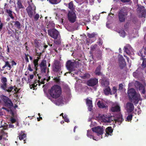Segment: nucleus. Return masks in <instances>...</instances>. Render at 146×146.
I'll list each match as a JSON object with an SVG mask.
<instances>
[{
	"mask_svg": "<svg viewBox=\"0 0 146 146\" xmlns=\"http://www.w3.org/2000/svg\"><path fill=\"white\" fill-rule=\"evenodd\" d=\"M51 97H48L49 99L53 102V98H57L60 96L61 91L60 87L58 85H54L53 86L49 91Z\"/></svg>",
	"mask_w": 146,
	"mask_h": 146,
	"instance_id": "1",
	"label": "nucleus"
},
{
	"mask_svg": "<svg viewBox=\"0 0 146 146\" xmlns=\"http://www.w3.org/2000/svg\"><path fill=\"white\" fill-rule=\"evenodd\" d=\"M49 35L55 40L54 42L55 44H60L61 42V37L58 31L55 29H50L48 30Z\"/></svg>",
	"mask_w": 146,
	"mask_h": 146,
	"instance_id": "2",
	"label": "nucleus"
},
{
	"mask_svg": "<svg viewBox=\"0 0 146 146\" xmlns=\"http://www.w3.org/2000/svg\"><path fill=\"white\" fill-rule=\"evenodd\" d=\"M128 94L129 98L135 104H137L139 101L141 100L140 95L138 93H136L134 89L131 88L128 92Z\"/></svg>",
	"mask_w": 146,
	"mask_h": 146,
	"instance_id": "3",
	"label": "nucleus"
},
{
	"mask_svg": "<svg viewBox=\"0 0 146 146\" xmlns=\"http://www.w3.org/2000/svg\"><path fill=\"white\" fill-rule=\"evenodd\" d=\"M37 76L39 80H36L33 84L30 85V87L31 89H35L38 84L39 86H40L41 84H44L45 83V81H46V82H48L50 79V77L49 76L47 77H46L44 78L43 79H42L41 80H40V77L39 76L38 74H37Z\"/></svg>",
	"mask_w": 146,
	"mask_h": 146,
	"instance_id": "4",
	"label": "nucleus"
},
{
	"mask_svg": "<svg viewBox=\"0 0 146 146\" xmlns=\"http://www.w3.org/2000/svg\"><path fill=\"white\" fill-rule=\"evenodd\" d=\"M103 127V126H98L92 129V131L96 133L97 136L96 138L98 140L102 139V135L104 132V129Z\"/></svg>",
	"mask_w": 146,
	"mask_h": 146,
	"instance_id": "5",
	"label": "nucleus"
},
{
	"mask_svg": "<svg viewBox=\"0 0 146 146\" xmlns=\"http://www.w3.org/2000/svg\"><path fill=\"white\" fill-rule=\"evenodd\" d=\"M53 70L57 73L58 76V75H60L62 73L61 70V66L60 63L58 61H54L53 67Z\"/></svg>",
	"mask_w": 146,
	"mask_h": 146,
	"instance_id": "6",
	"label": "nucleus"
},
{
	"mask_svg": "<svg viewBox=\"0 0 146 146\" xmlns=\"http://www.w3.org/2000/svg\"><path fill=\"white\" fill-rule=\"evenodd\" d=\"M77 62L74 61L73 62L71 60L68 61L66 63V67L67 69L71 72L75 70L76 67Z\"/></svg>",
	"mask_w": 146,
	"mask_h": 146,
	"instance_id": "7",
	"label": "nucleus"
},
{
	"mask_svg": "<svg viewBox=\"0 0 146 146\" xmlns=\"http://www.w3.org/2000/svg\"><path fill=\"white\" fill-rule=\"evenodd\" d=\"M36 7L33 5H30L26 9L28 14L29 17L32 18L35 13Z\"/></svg>",
	"mask_w": 146,
	"mask_h": 146,
	"instance_id": "8",
	"label": "nucleus"
},
{
	"mask_svg": "<svg viewBox=\"0 0 146 146\" xmlns=\"http://www.w3.org/2000/svg\"><path fill=\"white\" fill-rule=\"evenodd\" d=\"M137 13L140 17H145L146 10L143 6H139L137 9Z\"/></svg>",
	"mask_w": 146,
	"mask_h": 146,
	"instance_id": "9",
	"label": "nucleus"
},
{
	"mask_svg": "<svg viewBox=\"0 0 146 146\" xmlns=\"http://www.w3.org/2000/svg\"><path fill=\"white\" fill-rule=\"evenodd\" d=\"M127 15V13L123 9H121L119 13V18L121 22H124L125 20L126 16Z\"/></svg>",
	"mask_w": 146,
	"mask_h": 146,
	"instance_id": "10",
	"label": "nucleus"
},
{
	"mask_svg": "<svg viewBox=\"0 0 146 146\" xmlns=\"http://www.w3.org/2000/svg\"><path fill=\"white\" fill-rule=\"evenodd\" d=\"M68 17L69 21L71 23H73L75 21L76 18V15L73 11H69Z\"/></svg>",
	"mask_w": 146,
	"mask_h": 146,
	"instance_id": "11",
	"label": "nucleus"
},
{
	"mask_svg": "<svg viewBox=\"0 0 146 146\" xmlns=\"http://www.w3.org/2000/svg\"><path fill=\"white\" fill-rule=\"evenodd\" d=\"M101 121L104 123L111 122L112 120V117L107 115H103L100 117Z\"/></svg>",
	"mask_w": 146,
	"mask_h": 146,
	"instance_id": "12",
	"label": "nucleus"
},
{
	"mask_svg": "<svg viewBox=\"0 0 146 146\" xmlns=\"http://www.w3.org/2000/svg\"><path fill=\"white\" fill-rule=\"evenodd\" d=\"M135 85V86L138 88L141 94H144L145 93V86L140 84L138 81H136Z\"/></svg>",
	"mask_w": 146,
	"mask_h": 146,
	"instance_id": "13",
	"label": "nucleus"
},
{
	"mask_svg": "<svg viewBox=\"0 0 146 146\" xmlns=\"http://www.w3.org/2000/svg\"><path fill=\"white\" fill-rule=\"evenodd\" d=\"M124 51L129 55L133 53L132 48L129 44H127L124 47Z\"/></svg>",
	"mask_w": 146,
	"mask_h": 146,
	"instance_id": "14",
	"label": "nucleus"
},
{
	"mask_svg": "<svg viewBox=\"0 0 146 146\" xmlns=\"http://www.w3.org/2000/svg\"><path fill=\"white\" fill-rule=\"evenodd\" d=\"M2 99L6 106L9 107L13 106V103L11 100L8 97L3 96Z\"/></svg>",
	"mask_w": 146,
	"mask_h": 146,
	"instance_id": "15",
	"label": "nucleus"
},
{
	"mask_svg": "<svg viewBox=\"0 0 146 146\" xmlns=\"http://www.w3.org/2000/svg\"><path fill=\"white\" fill-rule=\"evenodd\" d=\"M97 79L92 78L88 80L87 82L88 85L89 86H93L96 85L98 83Z\"/></svg>",
	"mask_w": 146,
	"mask_h": 146,
	"instance_id": "16",
	"label": "nucleus"
},
{
	"mask_svg": "<svg viewBox=\"0 0 146 146\" xmlns=\"http://www.w3.org/2000/svg\"><path fill=\"white\" fill-rule=\"evenodd\" d=\"M119 66L123 68L125 65V62L123 57L120 56L119 58Z\"/></svg>",
	"mask_w": 146,
	"mask_h": 146,
	"instance_id": "17",
	"label": "nucleus"
},
{
	"mask_svg": "<svg viewBox=\"0 0 146 146\" xmlns=\"http://www.w3.org/2000/svg\"><path fill=\"white\" fill-rule=\"evenodd\" d=\"M41 71L42 73H45L46 68V61L43 60L40 65Z\"/></svg>",
	"mask_w": 146,
	"mask_h": 146,
	"instance_id": "18",
	"label": "nucleus"
},
{
	"mask_svg": "<svg viewBox=\"0 0 146 146\" xmlns=\"http://www.w3.org/2000/svg\"><path fill=\"white\" fill-rule=\"evenodd\" d=\"M111 110L113 112H118L120 111V108L119 104L115 103L111 108Z\"/></svg>",
	"mask_w": 146,
	"mask_h": 146,
	"instance_id": "19",
	"label": "nucleus"
},
{
	"mask_svg": "<svg viewBox=\"0 0 146 146\" xmlns=\"http://www.w3.org/2000/svg\"><path fill=\"white\" fill-rule=\"evenodd\" d=\"M127 110L128 112H132L134 109V106L133 104L131 103H127L126 105Z\"/></svg>",
	"mask_w": 146,
	"mask_h": 146,
	"instance_id": "20",
	"label": "nucleus"
},
{
	"mask_svg": "<svg viewBox=\"0 0 146 146\" xmlns=\"http://www.w3.org/2000/svg\"><path fill=\"white\" fill-rule=\"evenodd\" d=\"M1 82L2 84L1 85V87L3 89H5L7 88V78L5 77H2L1 79Z\"/></svg>",
	"mask_w": 146,
	"mask_h": 146,
	"instance_id": "21",
	"label": "nucleus"
},
{
	"mask_svg": "<svg viewBox=\"0 0 146 146\" xmlns=\"http://www.w3.org/2000/svg\"><path fill=\"white\" fill-rule=\"evenodd\" d=\"M54 103L56 105L58 106L62 105L64 104V101L63 100V98L62 97L60 98L57 101H54L52 102Z\"/></svg>",
	"mask_w": 146,
	"mask_h": 146,
	"instance_id": "22",
	"label": "nucleus"
},
{
	"mask_svg": "<svg viewBox=\"0 0 146 146\" xmlns=\"http://www.w3.org/2000/svg\"><path fill=\"white\" fill-rule=\"evenodd\" d=\"M86 103L87 106H88V110L90 111H91L92 109V100L87 98L86 99Z\"/></svg>",
	"mask_w": 146,
	"mask_h": 146,
	"instance_id": "23",
	"label": "nucleus"
},
{
	"mask_svg": "<svg viewBox=\"0 0 146 146\" xmlns=\"http://www.w3.org/2000/svg\"><path fill=\"white\" fill-rule=\"evenodd\" d=\"M97 104L98 107L102 109L106 108L107 107L106 104L102 100L99 101Z\"/></svg>",
	"mask_w": 146,
	"mask_h": 146,
	"instance_id": "24",
	"label": "nucleus"
},
{
	"mask_svg": "<svg viewBox=\"0 0 146 146\" xmlns=\"http://www.w3.org/2000/svg\"><path fill=\"white\" fill-rule=\"evenodd\" d=\"M92 131L91 130H88L87 133V136L90 139H92L93 140H98V139L95 138V137L92 134Z\"/></svg>",
	"mask_w": 146,
	"mask_h": 146,
	"instance_id": "25",
	"label": "nucleus"
},
{
	"mask_svg": "<svg viewBox=\"0 0 146 146\" xmlns=\"http://www.w3.org/2000/svg\"><path fill=\"white\" fill-rule=\"evenodd\" d=\"M112 132L113 130L111 127H107L106 129V136L108 137V135H111Z\"/></svg>",
	"mask_w": 146,
	"mask_h": 146,
	"instance_id": "26",
	"label": "nucleus"
},
{
	"mask_svg": "<svg viewBox=\"0 0 146 146\" xmlns=\"http://www.w3.org/2000/svg\"><path fill=\"white\" fill-rule=\"evenodd\" d=\"M101 84L103 86H106L109 84V82L107 80L103 79L101 81Z\"/></svg>",
	"mask_w": 146,
	"mask_h": 146,
	"instance_id": "27",
	"label": "nucleus"
},
{
	"mask_svg": "<svg viewBox=\"0 0 146 146\" xmlns=\"http://www.w3.org/2000/svg\"><path fill=\"white\" fill-rule=\"evenodd\" d=\"M26 137V134H25L23 132L21 131L20 133L19 138L20 140H23Z\"/></svg>",
	"mask_w": 146,
	"mask_h": 146,
	"instance_id": "28",
	"label": "nucleus"
},
{
	"mask_svg": "<svg viewBox=\"0 0 146 146\" xmlns=\"http://www.w3.org/2000/svg\"><path fill=\"white\" fill-rule=\"evenodd\" d=\"M7 67L9 68L8 69L9 70H10L11 68V66L9 64V62L8 61H6L5 63V64L2 67V68L4 69L6 67Z\"/></svg>",
	"mask_w": 146,
	"mask_h": 146,
	"instance_id": "29",
	"label": "nucleus"
},
{
	"mask_svg": "<svg viewBox=\"0 0 146 146\" xmlns=\"http://www.w3.org/2000/svg\"><path fill=\"white\" fill-rule=\"evenodd\" d=\"M104 92L106 95H108L109 94H111V90L109 87L106 88L104 90Z\"/></svg>",
	"mask_w": 146,
	"mask_h": 146,
	"instance_id": "30",
	"label": "nucleus"
},
{
	"mask_svg": "<svg viewBox=\"0 0 146 146\" xmlns=\"http://www.w3.org/2000/svg\"><path fill=\"white\" fill-rule=\"evenodd\" d=\"M101 69V66H99L97 68L95 71V74L96 75H101V72H100Z\"/></svg>",
	"mask_w": 146,
	"mask_h": 146,
	"instance_id": "31",
	"label": "nucleus"
},
{
	"mask_svg": "<svg viewBox=\"0 0 146 146\" xmlns=\"http://www.w3.org/2000/svg\"><path fill=\"white\" fill-rule=\"evenodd\" d=\"M97 35L96 33L94 32L92 33H87V35L89 38H92L95 37Z\"/></svg>",
	"mask_w": 146,
	"mask_h": 146,
	"instance_id": "32",
	"label": "nucleus"
},
{
	"mask_svg": "<svg viewBox=\"0 0 146 146\" xmlns=\"http://www.w3.org/2000/svg\"><path fill=\"white\" fill-rule=\"evenodd\" d=\"M115 120L116 121L120 123L121 122L123 121V118H122V115H119L117 117H116Z\"/></svg>",
	"mask_w": 146,
	"mask_h": 146,
	"instance_id": "33",
	"label": "nucleus"
},
{
	"mask_svg": "<svg viewBox=\"0 0 146 146\" xmlns=\"http://www.w3.org/2000/svg\"><path fill=\"white\" fill-rule=\"evenodd\" d=\"M17 7L19 9H23L24 8L22 4V1L20 0H18L17 3Z\"/></svg>",
	"mask_w": 146,
	"mask_h": 146,
	"instance_id": "34",
	"label": "nucleus"
},
{
	"mask_svg": "<svg viewBox=\"0 0 146 146\" xmlns=\"http://www.w3.org/2000/svg\"><path fill=\"white\" fill-rule=\"evenodd\" d=\"M140 74V72H139V69L137 70L135 72H134L133 73V76L135 78H138Z\"/></svg>",
	"mask_w": 146,
	"mask_h": 146,
	"instance_id": "35",
	"label": "nucleus"
},
{
	"mask_svg": "<svg viewBox=\"0 0 146 146\" xmlns=\"http://www.w3.org/2000/svg\"><path fill=\"white\" fill-rule=\"evenodd\" d=\"M141 59L143 60L142 66L143 68L146 67V59L143 57H142L141 58Z\"/></svg>",
	"mask_w": 146,
	"mask_h": 146,
	"instance_id": "36",
	"label": "nucleus"
},
{
	"mask_svg": "<svg viewBox=\"0 0 146 146\" xmlns=\"http://www.w3.org/2000/svg\"><path fill=\"white\" fill-rule=\"evenodd\" d=\"M63 113H61L60 114V116H62L63 118L64 119V121L65 122L68 123L69 122V120L67 117V116L66 115H63Z\"/></svg>",
	"mask_w": 146,
	"mask_h": 146,
	"instance_id": "37",
	"label": "nucleus"
},
{
	"mask_svg": "<svg viewBox=\"0 0 146 146\" xmlns=\"http://www.w3.org/2000/svg\"><path fill=\"white\" fill-rule=\"evenodd\" d=\"M55 25L52 21H49L47 25V28H53L54 26Z\"/></svg>",
	"mask_w": 146,
	"mask_h": 146,
	"instance_id": "38",
	"label": "nucleus"
},
{
	"mask_svg": "<svg viewBox=\"0 0 146 146\" xmlns=\"http://www.w3.org/2000/svg\"><path fill=\"white\" fill-rule=\"evenodd\" d=\"M38 60L37 59H35L33 61V63L34 65L35 68L36 69L38 67ZM37 70V69H36Z\"/></svg>",
	"mask_w": 146,
	"mask_h": 146,
	"instance_id": "39",
	"label": "nucleus"
},
{
	"mask_svg": "<svg viewBox=\"0 0 146 146\" xmlns=\"http://www.w3.org/2000/svg\"><path fill=\"white\" fill-rule=\"evenodd\" d=\"M68 8L71 10H73L74 9L73 3L72 1L70 2L68 4Z\"/></svg>",
	"mask_w": 146,
	"mask_h": 146,
	"instance_id": "40",
	"label": "nucleus"
},
{
	"mask_svg": "<svg viewBox=\"0 0 146 146\" xmlns=\"http://www.w3.org/2000/svg\"><path fill=\"white\" fill-rule=\"evenodd\" d=\"M7 13L9 14V17L12 19H13L14 17L12 14V11L10 10H7Z\"/></svg>",
	"mask_w": 146,
	"mask_h": 146,
	"instance_id": "41",
	"label": "nucleus"
},
{
	"mask_svg": "<svg viewBox=\"0 0 146 146\" xmlns=\"http://www.w3.org/2000/svg\"><path fill=\"white\" fill-rule=\"evenodd\" d=\"M117 91V89L116 87H113L111 92V94H114L116 93Z\"/></svg>",
	"mask_w": 146,
	"mask_h": 146,
	"instance_id": "42",
	"label": "nucleus"
},
{
	"mask_svg": "<svg viewBox=\"0 0 146 146\" xmlns=\"http://www.w3.org/2000/svg\"><path fill=\"white\" fill-rule=\"evenodd\" d=\"M125 32L124 31H120V32H119L120 35L121 36H122L123 37H124L125 36Z\"/></svg>",
	"mask_w": 146,
	"mask_h": 146,
	"instance_id": "43",
	"label": "nucleus"
},
{
	"mask_svg": "<svg viewBox=\"0 0 146 146\" xmlns=\"http://www.w3.org/2000/svg\"><path fill=\"white\" fill-rule=\"evenodd\" d=\"M13 89V87H10L8 89H7L6 88H5V89L3 90L8 92H11Z\"/></svg>",
	"mask_w": 146,
	"mask_h": 146,
	"instance_id": "44",
	"label": "nucleus"
},
{
	"mask_svg": "<svg viewBox=\"0 0 146 146\" xmlns=\"http://www.w3.org/2000/svg\"><path fill=\"white\" fill-rule=\"evenodd\" d=\"M15 24L18 28H20L21 24L19 21H16L15 22Z\"/></svg>",
	"mask_w": 146,
	"mask_h": 146,
	"instance_id": "45",
	"label": "nucleus"
},
{
	"mask_svg": "<svg viewBox=\"0 0 146 146\" xmlns=\"http://www.w3.org/2000/svg\"><path fill=\"white\" fill-rule=\"evenodd\" d=\"M132 117V115H129L127 116L126 120L127 121H131Z\"/></svg>",
	"mask_w": 146,
	"mask_h": 146,
	"instance_id": "46",
	"label": "nucleus"
},
{
	"mask_svg": "<svg viewBox=\"0 0 146 146\" xmlns=\"http://www.w3.org/2000/svg\"><path fill=\"white\" fill-rule=\"evenodd\" d=\"M90 75L89 74H86L83 76V77L84 78H88L90 77Z\"/></svg>",
	"mask_w": 146,
	"mask_h": 146,
	"instance_id": "47",
	"label": "nucleus"
},
{
	"mask_svg": "<svg viewBox=\"0 0 146 146\" xmlns=\"http://www.w3.org/2000/svg\"><path fill=\"white\" fill-rule=\"evenodd\" d=\"M138 54V55L139 56H141V57H143V52L141 50H140L139 51Z\"/></svg>",
	"mask_w": 146,
	"mask_h": 146,
	"instance_id": "48",
	"label": "nucleus"
},
{
	"mask_svg": "<svg viewBox=\"0 0 146 146\" xmlns=\"http://www.w3.org/2000/svg\"><path fill=\"white\" fill-rule=\"evenodd\" d=\"M99 18V16L98 15H96L95 16L93 17V19H95L96 21H97Z\"/></svg>",
	"mask_w": 146,
	"mask_h": 146,
	"instance_id": "49",
	"label": "nucleus"
},
{
	"mask_svg": "<svg viewBox=\"0 0 146 146\" xmlns=\"http://www.w3.org/2000/svg\"><path fill=\"white\" fill-rule=\"evenodd\" d=\"M28 55H27L26 54H25V59L26 60V61L27 62H29V58H28Z\"/></svg>",
	"mask_w": 146,
	"mask_h": 146,
	"instance_id": "50",
	"label": "nucleus"
},
{
	"mask_svg": "<svg viewBox=\"0 0 146 146\" xmlns=\"http://www.w3.org/2000/svg\"><path fill=\"white\" fill-rule=\"evenodd\" d=\"M39 15L38 14H37L34 17V19L35 20H37L38 19L39 17Z\"/></svg>",
	"mask_w": 146,
	"mask_h": 146,
	"instance_id": "51",
	"label": "nucleus"
},
{
	"mask_svg": "<svg viewBox=\"0 0 146 146\" xmlns=\"http://www.w3.org/2000/svg\"><path fill=\"white\" fill-rule=\"evenodd\" d=\"M10 121L11 123H14L16 122V120L13 117H11V118Z\"/></svg>",
	"mask_w": 146,
	"mask_h": 146,
	"instance_id": "52",
	"label": "nucleus"
},
{
	"mask_svg": "<svg viewBox=\"0 0 146 146\" xmlns=\"http://www.w3.org/2000/svg\"><path fill=\"white\" fill-rule=\"evenodd\" d=\"M34 77V75L33 74L30 75L28 78V80L29 81L30 79H32Z\"/></svg>",
	"mask_w": 146,
	"mask_h": 146,
	"instance_id": "53",
	"label": "nucleus"
},
{
	"mask_svg": "<svg viewBox=\"0 0 146 146\" xmlns=\"http://www.w3.org/2000/svg\"><path fill=\"white\" fill-rule=\"evenodd\" d=\"M123 87V85L122 84H120L119 85V90H121Z\"/></svg>",
	"mask_w": 146,
	"mask_h": 146,
	"instance_id": "54",
	"label": "nucleus"
},
{
	"mask_svg": "<svg viewBox=\"0 0 146 146\" xmlns=\"http://www.w3.org/2000/svg\"><path fill=\"white\" fill-rule=\"evenodd\" d=\"M6 135L7 136V133H4L2 135H0V141L2 139L4 135Z\"/></svg>",
	"mask_w": 146,
	"mask_h": 146,
	"instance_id": "55",
	"label": "nucleus"
},
{
	"mask_svg": "<svg viewBox=\"0 0 146 146\" xmlns=\"http://www.w3.org/2000/svg\"><path fill=\"white\" fill-rule=\"evenodd\" d=\"M12 66L16 65L17 64L13 60L11 62Z\"/></svg>",
	"mask_w": 146,
	"mask_h": 146,
	"instance_id": "56",
	"label": "nucleus"
},
{
	"mask_svg": "<svg viewBox=\"0 0 146 146\" xmlns=\"http://www.w3.org/2000/svg\"><path fill=\"white\" fill-rule=\"evenodd\" d=\"M28 69L31 71H33V70L32 69L31 67V65H29Z\"/></svg>",
	"mask_w": 146,
	"mask_h": 146,
	"instance_id": "57",
	"label": "nucleus"
},
{
	"mask_svg": "<svg viewBox=\"0 0 146 146\" xmlns=\"http://www.w3.org/2000/svg\"><path fill=\"white\" fill-rule=\"evenodd\" d=\"M94 3V0H90V3L91 5H92Z\"/></svg>",
	"mask_w": 146,
	"mask_h": 146,
	"instance_id": "58",
	"label": "nucleus"
},
{
	"mask_svg": "<svg viewBox=\"0 0 146 146\" xmlns=\"http://www.w3.org/2000/svg\"><path fill=\"white\" fill-rule=\"evenodd\" d=\"M54 80L56 82H58L59 80V77H56L54 78Z\"/></svg>",
	"mask_w": 146,
	"mask_h": 146,
	"instance_id": "59",
	"label": "nucleus"
},
{
	"mask_svg": "<svg viewBox=\"0 0 146 146\" xmlns=\"http://www.w3.org/2000/svg\"><path fill=\"white\" fill-rule=\"evenodd\" d=\"M3 25V24L2 23H1L0 24V30H1Z\"/></svg>",
	"mask_w": 146,
	"mask_h": 146,
	"instance_id": "60",
	"label": "nucleus"
},
{
	"mask_svg": "<svg viewBox=\"0 0 146 146\" xmlns=\"http://www.w3.org/2000/svg\"><path fill=\"white\" fill-rule=\"evenodd\" d=\"M9 128H13L14 127V125L12 124H10L9 125Z\"/></svg>",
	"mask_w": 146,
	"mask_h": 146,
	"instance_id": "61",
	"label": "nucleus"
},
{
	"mask_svg": "<svg viewBox=\"0 0 146 146\" xmlns=\"http://www.w3.org/2000/svg\"><path fill=\"white\" fill-rule=\"evenodd\" d=\"M121 0L122 2H129L130 1V0Z\"/></svg>",
	"mask_w": 146,
	"mask_h": 146,
	"instance_id": "62",
	"label": "nucleus"
},
{
	"mask_svg": "<svg viewBox=\"0 0 146 146\" xmlns=\"http://www.w3.org/2000/svg\"><path fill=\"white\" fill-rule=\"evenodd\" d=\"M144 54L146 55V47L144 48Z\"/></svg>",
	"mask_w": 146,
	"mask_h": 146,
	"instance_id": "63",
	"label": "nucleus"
},
{
	"mask_svg": "<svg viewBox=\"0 0 146 146\" xmlns=\"http://www.w3.org/2000/svg\"><path fill=\"white\" fill-rule=\"evenodd\" d=\"M124 57H125V58H126V59H127V62H129V58H128V57H127V56H125V55H124Z\"/></svg>",
	"mask_w": 146,
	"mask_h": 146,
	"instance_id": "64",
	"label": "nucleus"
}]
</instances>
